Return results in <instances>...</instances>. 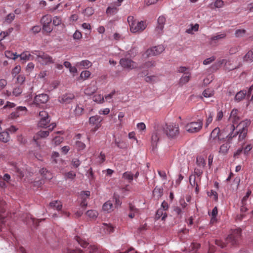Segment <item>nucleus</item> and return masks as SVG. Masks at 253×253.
<instances>
[{"instance_id":"obj_1","label":"nucleus","mask_w":253,"mask_h":253,"mask_svg":"<svg viewBox=\"0 0 253 253\" xmlns=\"http://www.w3.org/2000/svg\"><path fill=\"white\" fill-rule=\"evenodd\" d=\"M242 230L240 228H237L232 230L231 233L228 235L226 239V243L223 242L220 240H216L215 243L216 245L223 248L226 247L228 245L229 246H233L236 245L239 239L241 236Z\"/></svg>"},{"instance_id":"obj_2","label":"nucleus","mask_w":253,"mask_h":253,"mask_svg":"<svg viewBox=\"0 0 253 253\" xmlns=\"http://www.w3.org/2000/svg\"><path fill=\"white\" fill-rule=\"evenodd\" d=\"M163 127V132L169 139H175L179 135V127L177 124L167 123Z\"/></svg>"},{"instance_id":"obj_3","label":"nucleus","mask_w":253,"mask_h":253,"mask_svg":"<svg viewBox=\"0 0 253 253\" xmlns=\"http://www.w3.org/2000/svg\"><path fill=\"white\" fill-rule=\"evenodd\" d=\"M32 53L36 56L35 60L42 65H46L54 62V60L51 56L42 51L34 50L32 51Z\"/></svg>"},{"instance_id":"obj_4","label":"nucleus","mask_w":253,"mask_h":253,"mask_svg":"<svg viewBox=\"0 0 253 253\" xmlns=\"http://www.w3.org/2000/svg\"><path fill=\"white\" fill-rule=\"evenodd\" d=\"M225 140V135L219 127L215 128L211 133L209 143L211 146H217Z\"/></svg>"},{"instance_id":"obj_5","label":"nucleus","mask_w":253,"mask_h":253,"mask_svg":"<svg viewBox=\"0 0 253 253\" xmlns=\"http://www.w3.org/2000/svg\"><path fill=\"white\" fill-rule=\"evenodd\" d=\"M127 22L129 25L130 31L134 33L141 32L146 27V25L143 21L136 22L132 16H128Z\"/></svg>"},{"instance_id":"obj_6","label":"nucleus","mask_w":253,"mask_h":253,"mask_svg":"<svg viewBox=\"0 0 253 253\" xmlns=\"http://www.w3.org/2000/svg\"><path fill=\"white\" fill-rule=\"evenodd\" d=\"M163 133V127L161 125H157L154 127L151 137V145L153 149L156 148L158 143L162 137Z\"/></svg>"},{"instance_id":"obj_7","label":"nucleus","mask_w":253,"mask_h":253,"mask_svg":"<svg viewBox=\"0 0 253 253\" xmlns=\"http://www.w3.org/2000/svg\"><path fill=\"white\" fill-rule=\"evenodd\" d=\"M203 121L199 119L197 121L191 122L186 124L184 126L185 130L191 133L199 132L202 128Z\"/></svg>"},{"instance_id":"obj_8","label":"nucleus","mask_w":253,"mask_h":253,"mask_svg":"<svg viewBox=\"0 0 253 253\" xmlns=\"http://www.w3.org/2000/svg\"><path fill=\"white\" fill-rule=\"evenodd\" d=\"M56 126V124L51 123L49 125L48 127V130L44 131V130H41L38 131L33 137V140L36 143L38 146L40 145V139L41 138H44L47 137L49 135V132H51L53 130L54 127Z\"/></svg>"},{"instance_id":"obj_9","label":"nucleus","mask_w":253,"mask_h":253,"mask_svg":"<svg viewBox=\"0 0 253 253\" xmlns=\"http://www.w3.org/2000/svg\"><path fill=\"white\" fill-rule=\"evenodd\" d=\"M49 96L45 93L37 95L34 97L32 105L36 107H42L49 100Z\"/></svg>"},{"instance_id":"obj_10","label":"nucleus","mask_w":253,"mask_h":253,"mask_svg":"<svg viewBox=\"0 0 253 253\" xmlns=\"http://www.w3.org/2000/svg\"><path fill=\"white\" fill-rule=\"evenodd\" d=\"M103 118L98 115L91 116L89 118L88 123L90 125L93 126L91 129L92 132H95L102 125Z\"/></svg>"},{"instance_id":"obj_11","label":"nucleus","mask_w":253,"mask_h":253,"mask_svg":"<svg viewBox=\"0 0 253 253\" xmlns=\"http://www.w3.org/2000/svg\"><path fill=\"white\" fill-rule=\"evenodd\" d=\"M67 253H108V252L107 251H99L95 246L90 245L84 253L80 249H76L68 250Z\"/></svg>"},{"instance_id":"obj_12","label":"nucleus","mask_w":253,"mask_h":253,"mask_svg":"<svg viewBox=\"0 0 253 253\" xmlns=\"http://www.w3.org/2000/svg\"><path fill=\"white\" fill-rule=\"evenodd\" d=\"M247 131L248 128H239L238 131H237L235 132L232 131L231 133L228 134L226 136L228 139V142L230 143L232 139L236 137L238 134H239L238 141H240L243 140L246 137Z\"/></svg>"},{"instance_id":"obj_13","label":"nucleus","mask_w":253,"mask_h":253,"mask_svg":"<svg viewBox=\"0 0 253 253\" xmlns=\"http://www.w3.org/2000/svg\"><path fill=\"white\" fill-rule=\"evenodd\" d=\"M40 120L38 123V126L41 127H46L50 121V117L45 111H40L39 113Z\"/></svg>"},{"instance_id":"obj_14","label":"nucleus","mask_w":253,"mask_h":253,"mask_svg":"<svg viewBox=\"0 0 253 253\" xmlns=\"http://www.w3.org/2000/svg\"><path fill=\"white\" fill-rule=\"evenodd\" d=\"M165 47L163 45L155 46L147 50L145 52L147 57L157 56L163 52Z\"/></svg>"},{"instance_id":"obj_15","label":"nucleus","mask_w":253,"mask_h":253,"mask_svg":"<svg viewBox=\"0 0 253 253\" xmlns=\"http://www.w3.org/2000/svg\"><path fill=\"white\" fill-rule=\"evenodd\" d=\"M27 109L26 107L19 106L16 109L15 111L12 112L8 116L9 119H15L22 116L27 114Z\"/></svg>"},{"instance_id":"obj_16","label":"nucleus","mask_w":253,"mask_h":253,"mask_svg":"<svg viewBox=\"0 0 253 253\" xmlns=\"http://www.w3.org/2000/svg\"><path fill=\"white\" fill-rule=\"evenodd\" d=\"M120 64L124 68L133 69L137 68V64L129 58H122L120 61Z\"/></svg>"},{"instance_id":"obj_17","label":"nucleus","mask_w":253,"mask_h":253,"mask_svg":"<svg viewBox=\"0 0 253 253\" xmlns=\"http://www.w3.org/2000/svg\"><path fill=\"white\" fill-rule=\"evenodd\" d=\"M74 97L75 96L73 93H65L59 96L58 98V100L61 103L68 104L72 101Z\"/></svg>"},{"instance_id":"obj_18","label":"nucleus","mask_w":253,"mask_h":253,"mask_svg":"<svg viewBox=\"0 0 253 253\" xmlns=\"http://www.w3.org/2000/svg\"><path fill=\"white\" fill-rule=\"evenodd\" d=\"M253 90L252 86L251 87L247 93L246 90H242L237 92L235 96V100L237 102H240L245 98L246 95L247 94L248 96L251 95L252 91Z\"/></svg>"},{"instance_id":"obj_19","label":"nucleus","mask_w":253,"mask_h":253,"mask_svg":"<svg viewBox=\"0 0 253 253\" xmlns=\"http://www.w3.org/2000/svg\"><path fill=\"white\" fill-rule=\"evenodd\" d=\"M158 25L155 29L157 34H161L163 30L164 26L166 22V18L164 16H160L158 19Z\"/></svg>"},{"instance_id":"obj_20","label":"nucleus","mask_w":253,"mask_h":253,"mask_svg":"<svg viewBox=\"0 0 253 253\" xmlns=\"http://www.w3.org/2000/svg\"><path fill=\"white\" fill-rule=\"evenodd\" d=\"M34 55V54L32 53V52L30 53L29 51H25L19 55V57H20L21 60L24 61L33 60H35V57Z\"/></svg>"},{"instance_id":"obj_21","label":"nucleus","mask_w":253,"mask_h":253,"mask_svg":"<svg viewBox=\"0 0 253 253\" xmlns=\"http://www.w3.org/2000/svg\"><path fill=\"white\" fill-rule=\"evenodd\" d=\"M101 229L103 230L105 233H111L114 230V227L111 224L105 223L102 224Z\"/></svg>"},{"instance_id":"obj_22","label":"nucleus","mask_w":253,"mask_h":253,"mask_svg":"<svg viewBox=\"0 0 253 253\" xmlns=\"http://www.w3.org/2000/svg\"><path fill=\"white\" fill-rule=\"evenodd\" d=\"M49 206L51 208L56 209L59 211H61L62 208V205L60 201H53L49 203Z\"/></svg>"},{"instance_id":"obj_23","label":"nucleus","mask_w":253,"mask_h":253,"mask_svg":"<svg viewBox=\"0 0 253 253\" xmlns=\"http://www.w3.org/2000/svg\"><path fill=\"white\" fill-rule=\"evenodd\" d=\"M167 217V214L166 213V211H164V209L160 208L157 210L156 214V218L159 219L161 218L162 220H165Z\"/></svg>"},{"instance_id":"obj_24","label":"nucleus","mask_w":253,"mask_h":253,"mask_svg":"<svg viewBox=\"0 0 253 253\" xmlns=\"http://www.w3.org/2000/svg\"><path fill=\"white\" fill-rule=\"evenodd\" d=\"M190 74L188 72L185 73L184 75L181 77L179 80V84L181 85H183V84L188 83L190 80Z\"/></svg>"},{"instance_id":"obj_25","label":"nucleus","mask_w":253,"mask_h":253,"mask_svg":"<svg viewBox=\"0 0 253 253\" xmlns=\"http://www.w3.org/2000/svg\"><path fill=\"white\" fill-rule=\"evenodd\" d=\"M42 177L45 179H50L52 178V175L50 171H48L46 169L42 168L40 171Z\"/></svg>"},{"instance_id":"obj_26","label":"nucleus","mask_w":253,"mask_h":253,"mask_svg":"<svg viewBox=\"0 0 253 253\" xmlns=\"http://www.w3.org/2000/svg\"><path fill=\"white\" fill-rule=\"evenodd\" d=\"M102 209L104 211H106L108 212H111L113 210L112 203L110 201H107L103 204Z\"/></svg>"},{"instance_id":"obj_27","label":"nucleus","mask_w":253,"mask_h":253,"mask_svg":"<svg viewBox=\"0 0 253 253\" xmlns=\"http://www.w3.org/2000/svg\"><path fill=\"white\" fill-rule=\"evenodd\" d=\"M75 239L83 248H86L89 245V243L86 240L81 237L77 236L75 237Z\"/></svg>"},{"instance_id":"obj_28","label":"nucleus","mask_w":253,"mask_h":253,"mask_svg":"<svg viewBox=\"0 0 253 253\" xmlns=\"http://www.w3.org/2000/svg\"><path fill=\"white\" fill-rule=\"evenodd\" d=\"M91 66V62L87 60H82V61L78 62L76 64L77 67L83 66L84 68H88L90 67Z\"/></svg>"},{"instance_id":"obj_29","label":"nucleus","mask_w":253,"mask_h":253,"mask_svg":"<svg viewBox=\"0 0 253 253\" xmlns=\"http://www.w3.org/2000/svg\"><path fill=\"white\" fill-rule=\"evenodd\" d=\"M5 205V202L3 201H0V220L3 222V219L5 217V215L4 214L5 210L4 208V206Z\"/></svg>"},{"instance_id":"obj_30","label":"nucleus","mask_w":253,"mask_h":253,"mask_svg":"<svg viewBox=\"0 0 253 253\" xmlns=\"http://www.w3.org/2000/svg\"><path fill=\"white\" fill-rule=\"evenodd\" d=\"M243 60L247 62H252L253 61V50H249L244 56Z\"/></svg>"},{"instance_id":"obj_31","label":"nucleus","mask_w":253,"mask_h":253,"mask_svg":"<svg viewBox=\"0 0 253 253\" xmlns=\"http://www.w3.org/2000/svg\"><path fill=\"white\" fill-rule=\"evenodd\" d=\"M52 22L51 16L49 15H45L42 17L41 20V23L42 25L46 24H51Z\"/></svg>"},{"instance_id":"obj_32","label":"nucleus","mask_w":253,"mask_h":253,"mask_svg":"<svg viewBox=\"0 0 253 253\" xmlns=\"http://www.w3.org/2000/svg\"><path fill=\"white\" fill-rule=\"evenodd\" d=\"M119 9L117 7V6H109L107 7L106 9V13L109 15H113L117 13Z\"/></svg>"},{"instance_id":"obj_33","label":"nucleus","mask_w":253,"mask_h":253,"mask_svg":"<svg viewBox=\"0 0 253 253\" xmlns=\"http://www.w3.org/2000/svg\"><path fill=\"white\" fill-rule=\"evenodd\" d=\"M9 136L8 132L7 131H3L0 133V141L6 143L9 141Z\"/></svg>"},{"instance_id":"obj_34","label":"nucleus","mask_w":253,"mask_h":253,"mask_svg":"<svg viewBox=\"0 0 253 253\" xmlns=\"http://www.w3.org/2000/svg\"><path fill=\"white\" fill-rule=\"evenodd\" d=\"M42 26L43 33H45L47 35L49 34L53 30V28L51 26V24H43L42 25Z\"/></svg>"},{"instance_id":"obj_35","label":"nucleus","mask_w":253,"mask_h":253,"mask_svg":"<svg viewBox=\"0 0 253 253\" xmlns=\"http://www.w3.org/2000/svg\"><path fill=\"white\" fill-rule=\"evenodd\" d=\"M87 216L92 219H95L98 216V213L96 211L88 210L86 212Z\"/></svg>"},{"instance_id":"obj_36","label":"nucleus","mask_w":253,"mask_h":253,"mask_svg":"<svg viewBox=\"0 0 253 253\" xmlns=\"http://www.w3.org/2000/svg\"><path fill=\"white\" fill-rule=\"evenodd\" d=\"M229 120L230 122L233 123V124L231 126V129H233V130L234 131L235 128V125H237V126L239 125L238 123L240 121V118L239 117H233V118L232 119L231 118V117H229Z\"/></svg>"},{"instance_id":"obj_37","label":"nucleus","mask_w":253,"mask_h":253,"mask_svg":"<svg viewBox=\"0 0 253 253\" xmlns=\"http://www.w3.org/2000/svg\"><path fill=\"white\" fill-rule=\"evenodd\" d=\"M5 56L7 58L13 60H15L19 57V55L17 54L16 53H14L12 52L9 50H6L5 51Z\"/></svg>"},{"instance_id":"obj_38","label":"nucleus","mask_w":253,"mask_h":253,"mask_svg":"<svg viewBox=\"0 0 253 253\" xmlns=\"http://www.w3.org/2000/svg\"><path fill=\"white\" fill-rule=\"evenodd\" d=\"M93 100L97 103H102L104 102V96L101 94H95L93 96Z\"/></svg>"},{"instance_id":"obj_39","label":"nucleus","mask_w":253,"mask_h":253,"mask_svg":"<svg viewBox=\"0 0 253 253\" xmlns=\"http://www.w3.org/2000/svg\"><path fill=\"white\" fill-rule=\"evenodd\" d=\"M229 148V146L227 143L223 144L220 147L219 153L225 155L228 152Z\"/></svg>"},{"instance_id":"obj_40","label":"nucleus","mask_w":253,"mask_h":253,"mask_svg":"<svg viewBox=\"0 0 253 253\" xmlns=\"http://www.w3.org/2000/svg\"><path fill=\"white\" fill-rule=\"evenodd\" d=\"M251 122L250 120H246L242 122H240L238 125L236 126V127H239L241 128H245L250 125Z\"/></svg>"},{"instance_id":"obj_41","label":"nucleus","mask_w":253,"mask_h":253,"mask_svg":"<svg viewBox=\"0 0 253 253\" xmlns=\"http://www.w3.org/2000/svg\"><path fill=\"white\" fill-rule=\"evenodd\" d=\"M12 28L8 29L7 31L2 32L0 34V41L3 40L6 37L8 36L13 31Z\"/></svg>"},{"instance_id":"obj_42","label":"nucleus","mask_w":253,"mask_h":253,"mask_svg":"<svg viewBox=\"0 0 253 253\" xmlns=\"http://www.w3.org/2000/svg\"><path fill=\"white\" fill-rule=\"evenodd\" d=\"M163 189L160 188L156 187L153 191L154 196L157 197L158 198L161 197L163 195Z\"/></svg>"},{"instance_id":"obj_43","label":"nucleus","mask_w":253,"mask_h":253,"mask_svg":"<svg viewBox=\"0 0 253 253\" xmlns=\"http://www.w3.org/2000/svg\"><path fill=\"white\" fill-rule=\"evenodd\" d=\"M200 247V244L192 243L190 247L189 251L191 253H197L198 249Z\"/></svg>"},{"instance_id":"obj_44","label":"nucleus","mask_w":253,"mask_h":253,"mask_svg":"<svg viewBox=\"0 0 253 253\" xmlns=\"http://www.w3.org/2000/svg\"><path fill=\"white\" fill-rule=\"evenodd\" d=\"M91 73L87 70L83 71L80 74V78L84 80H86L90 77Z\"/></svg>"},{"instance_id":"obj_45","label":"nucleus","mask_w":253,"mask_h":253,"mask_svg":"<svg viewBox=\"0 0 253 253\" xmlns=\"http://www.w3.org/2000/svg\"><path fill=\"white\" fill-rule=\"evenodd\" d=\"M199 25L198 24H196L194 25H191V26L189 28L187 29L186 31V33L188 34L192 33L193 31H198L199 29Z\"/></svg>"},{"instance_id":"obj_46","label":"nucleus","mask_w":253,"mask_h":253,"mask_svg":"<svg viewBox=\"0 0 253 253\" xmlns=\"http://www.w3.org/2000/svg\"><path fill=\"white\" fill-rule=\"evenodd\" d=\"M214 91L212 89L207 88L203 92V95L205 97H210L213 96Z\"/></svg>"},{"instance_id":"obj_47","label":"nucleus","mask_w":253,"mask_h":253,"mask_svg":"<svg viewBox=\"0 0 253 253\" xmlns=\"http://www.w3.org/2000/svg\"><path fill=\"white\" fill-rule=\"evenodd\" d=\"M123 177L130 182L133 180V175L130 171H126L123 173Z\"/></svg>"},{"instance_id":"obj_48","label":"nucleus","mask_w":253,"mask_h":253,"mask_svg":"<svg viewBox=\"0 0 253 253\" xmlns=\"http://www.w3.org/2000/svg\"><path fill=\"white\" fill-rule=\"evenodd\" d=\"M15 14L10 13L8 14L5 18V22L6 23H10L15 18Z\"/></svg>"},{"instance_id":"obj_49","label":"nucleus","mask_w":253,"mask_h":253,"mask_svg":"<svg viewBox=\"0 0 253 253\" xmlns=\"http://www.w3.org/2000/svg\"><path fill=\"white\" fill-rule=\"evenodd\" d=\"M246 33V31L245 29H238L235 31V35L237 38L243 37Z\"/></svg>"},{"instance_id":"obj_50","label":"nucleus","mask_w":253,"mask_h":253,"mask_svg":"<svg viewBox=\"0 0 253 253\" xmlns=\"http://www.w3.org/2000/svg\"><path fill=\"white\" fill-rule=\"evenodd\" d=\"M85 144L81 141H77L76 142V148L78 151L84 150L85 148Z\"/></svg>"},{"instance_id":"obj_51","label":"nucleus","mask_w":253,"mask_h":253,"mask_svg":"<svg viewBox=\"0 0 253 253\" xmlns=\"http://www.w3.org/2000/svg\"><path fill=\"white\" fill-rule=\"evenodd\" d=\"M145 81L147 83H152L158 81V77L156 76H147Z\"/></svg>"},{"instance_id":"obj_52","label":"nucleus","mask_w":253,"mask_h":253,"mask_svg":"<svg viewBox=\"0 0 253 253\" xmlns=\"http://www.w3.org/2000/svg\"><path fill=\"white\" fill-rule=\"evenodd\" d=\"M226 37V34L225 33H222L218 35H217L216 36H213L211 38V44L212 43V42L214 41L218 40L219 39H222L225 38Z\"/></svg>"},{"instance_id":"obj_53","label":"nucleus","mask_w":253,"mask_h":253,"mask_svg":"<svg viewBox=\"0 0 253 253\" xmlns=\"http://www.w3.org/2000/svg\"><path fill=\"white\" fill-rule=\"evenodd\" d=\"M22 92V88L21 86L15 87L13 89L12 93L15 96H19Z\"/></svg>"},{"instance_id":"obj_54","label":"nucleus","mask_w":253,"mask_h":253,"mask_svg":"<svg viewBox=\"0 0 253 253\" xmlns=\"http://www.w3.org/2000/svg\"><path fill=\"white\" fill-rule=\"evenodd\" d=\"M208 195L211 198H212L215 201H217L218 195L216 191L213 190H211V191L208 193Z\"/></svg>"},{"instance_id":"obj_55","label":"nucleus","mask_w":253,"mask_h":253,"mask_svg":"<svg viewBox=\"0 0 253 253\" xmlns=\"http://www.w3.org/2000/svg\"><path fill=\"white\" fill-rule=\"evenodd\" d=\"M213 114L210 112L206 122V127H208L209 125L212 122L213 119Z\"/></svg>"},{"instance_id":"obj_56","label":"nucleus","mask_w":253,"mask_h":253,"mask_svg":"<svg viewBox=\"0 0 253 253\" xmlns=\"http://www.w3.org/2000/svg\"><path fill=\"white\" fill-rule=\"evenodd\" d=\"M196 162L197 165L199 166L204 167L205 164V160L202 156H199L197 158Z\"/></svg>"},{"instance_id":"obj_57","label":"nucleus","mask_w":253,"mask_h":253,"mask_svg":"<svg viewBox=\"0 0 253 253\" xmlns=\"http://www.w3.org/2000/svg\"><path fill=\"white\" fill-rule=\"evenodd\" d=\"M21 71V67L19 65L16 66L12 71V75L15 77Z\"/></svg>"},{"instance_id":"obj_58","label":"nucleus","mask_w":253,"mask_h":253,"mask_svg":"<svg viewBox=\"0 0 253 253\" xmlns=\"http://www.w3.org/2000/svg\"><path fill=\"white\" fill-rule=\"evenodd\" d=\"M63 140V138L60 136H55L53 139L55 145H59Z\"/></svg>"},{"instance_id":"obj_59","label":"nucleus","mask_w":253,"mask_h":253,"mask_svg":"<svg viewBox=\"0 0 253 253\" xmlns=\"http://www.w3.org/2000/svg\"><path fill=\"white\" fill-rule=\"evenodd\" d=\"M224 5V1L222 0H216L214 2V6L216 8H221Z\"/></svg>"},{"instance_id":"obj_60","label":"nucleus","mask_w":253,"mask_h":253,"mask_svg":"<svg viewBox=\"0 0 253 253\" xmlns=\"http://www.w3.org/2000/svg\"><path fill=\"white\" fill-rule=\"evenodd\" d=\"M155 66V62L149 61L145 63L141 67V68H149Z\"/></svg>"},{"instance_id":"obj_61","label":"nucleus","mask_w":253,"mask_h":253,"mask_svg":"<svg viewBox=\"0 0 253 253\" xmlns=\"http://www.w3.org/2000/svg\"><path fill=\"white\" fill-rule=\"evenodd\" d=\"M84 109L82 107L77 105L75 109V113L77 116H80L82 114Z\"/></svg>"},{"instance_id":"obj_62","label":"nucleus","mask_w":253,"mask_h":253,"mask_svg":"<svg viewBox=\"0 0 253 253\" xmlns=\"http://www.w3.org/2000/svg\"><path fill=\"white\" fill-rule=\"evenodd\" d=\"M65 176L66 178L73 179L76 176V173L73 171H70L66 173Z\"/></svg>"},{"instance_id":"obj_63","label":"nucleus","mask_w":253,"mask_h":253,"mask_svg":"<svg viewBox=\"0 0 253 253\" xmlns=\"http://www.w3.org/2000/svg\"><path fill=\"white\" fill-rule=\"evenodd\" d=\"M53 24L55 26H58L61 23V19L59 17L55 16L53 18Z\"/></svg>"},{"instance_id":"obj_64","label":"nucleus","mask_w":253,"mask_h":253,"mask_svg":"<svg viewBox=\"0 0 253 253\" xmlns=\"http://www.w3.org/2000/svg\"><path fill=\"white\" fill-rule=\"evenodd\" d=\"M25 80V77L23 75H19L17 77V83L19 84H22Z\"/></svg>"}]
</instances>
